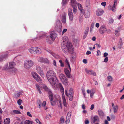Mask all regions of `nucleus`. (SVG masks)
<instances>
[{"label": "nucleus", "mask_w": 124, "mask_h": 124, "mask_svg": "<svg viewBox=\"0 0 124 124\" xmlns=\"http://www.w3.org/2000/svg\"><path fill=\"white\" fill-rule=\"evenodd\" d=\"M43 35L44 34H42V35L41 36H40L39 37H37L34 40L36 41H38L39 40L42 38L43 36Z\"/></svg>", "instance_id": "nucleus-39"}, {"label": "nucleus", "mask_w": 124, "mask_h": 124, "mask_svg": "<svg viewBox=\"0 0 124 124\" xmlns=\"http://www.w3.org/2000/svg\"><path fill=\"white\" fill-rule=\"evenodd\" d=\"M96 15L97 16H100L103 13V10L100 9H98L96 11Z\"/></svg>", "instance_id": "nucleus-19"}, {"label": "nucleus", "mask_w": 124, "mask_h": 124, "mask_svg": "<svg viewBox=\"0 0 124 124\" xmlns=\"http://www.w3.org/2000/svg\"><path fill=\"white\" fill-rule=\"evenodd\" d=\"M94 105L93 104H92L91 106V107L90 108V109L91 110H93L94 108Z\"/></svg>", "instance_id": "nucleus-61"}, {"label": "nucleus", "mask_w": 124, "mask_h": 124, "mask_svg": "<svg viewBox=\"0 0 124 124\" xmlns=\"http://www.w3.org/2000/svg\"><path fill=\"white\" fill-rule=\"evenodd\" d=\"M44 59V58L42 57H39L38 59V61L40 62L43 63Z\"/></svg>", "instance_id": "nucleus-38"}, {"label": "nucleus", "mask_w": 124, "mask_h": 124, "mask_svg": "<svg viewBox=\"0 0 124 124\" xmlns=\"http://www.w3.org/2000/svg\"><path fill=\"white\" fill-rule=\"evenodd\" d=\"M10 122V120L9 118H7L5 120L4 123L5 124H9Z\"/></svg>", "instance_id": "nucleus-31"}, {"label": "nucleus", "mask_w": 124, "mask_h": 124, "mask_svg": "<svg viewBox=\"0 0 124 124\" xmlns=\"http://www.w3.org/2000/svg\"><path fill=\"white\" fill-rule=\"evenodd\" d=\"M123 42H119V44L118 45V47L119 49H121L123 48Z\"/></svg>", "instance_id": "nucleus-37"}, {"label": "nucleus", "mask_w": 124, "mask_h": 124, "mask_svg": "<svg viewBox=\"0 0 124 124\" xmlns=\"http://www.w3.org/2000/svg\"><path fill=\"white\" fill-rule=\"evenodd\" d=\"M85 11L86 12H90V5H88L86 6L85 8Z\"/></svg>", "instance_id": "nucleus-26"}, {"label": "nucleus", "mask_w": 124, "mask_h": 124, "mask_svg": "<svg viewBox=\"0 0 124 124\" xmlns=\"http://www.w3.org/2000/svg\"><path fill=\"white\" fill-rule=\"evenodd\" d=\"M35 47H31L28 49V51L30 53L33 54H35Z\"/></svg>", "instance_id": "nucleus-25"}, {"label": "nucleus", "mask_w": 124, "mask_h": 124, "mask_svg": "<svg viewBox=\"0 0 124 124\" xmlns=\"http://www.w3.org/2000/svg\"><path fill=\"white\" fill-rule=\"evenodd\" d=\"M108 57H105V58L104 59V62H106L108 61Z\"/></svg>", "instance_id": "nucleus-57"}, {"label": "nucleus", "mask_w": 124, "mask_h": 124, "mask_svg": "<svg viewBox=\"0 0 124 124\" xmlns=\"http://www.w3.org/2000/svg\"><path fill=\"white\" fill-rule=\"evenodd\" d=\"M31 74L33 77L35 79L38 77V76H39L38 74L36 72H31Z\"/></svg>", "instance_id": "nucleus-29"}, {"label": "nucleus", "mask_w": 124, "mask_h": 124, "mask_svg": "<svg viewBox=\"0 0 124 124\" xmlns=\"http://www.w3.org/2000/svg\"><path fill=\"white\" fill-rule=\"evenodd\" d=\"M114 22V20L113 18H110L109 19V24H112Z\"/></svg>", "instance_id": "nucleus-47"}, {"label": "nucleus", "mask_w": 124, "mask_h": 124, "mask_svg": "<svg viewBox=\"0 0 124 124\" xmlns=\"http://www.w3.org/2000/svg\"><path fill=\"white\" fill-rule=\"evenodd\" d=\"M101 54V52L99 50H98L97 52V56H99Z\"/></svg>", "instance_id": "nucleus-60"}, {"label": "nucleus", "mask_w": 124, "mask_h": 124, "mask_svg": "<svg viewBox=\"0 0 124 124\" xmlns=\"http://www.w3.org/2000/svg\"><path fill=\"white\" fill-rule=\"evenodd\" d=\"M17 71V70L16 69L14 68L9 69V71L11 73L14 74H15L16 73Z\"/></svg>", "instance_id": "nucleus-21"}, {"label": "nucleus", "mask_w": 124, "mask_h": 124, "mask_svg": "<svg viewBox=\"0 0 124 124\" xmlns=\"http://www.w3.org/2000/svg\"><path fill=\"white\" fill-rule=\"evenodd\" d=\"M53 65L55 67L57 66L56 62V61L55 60H53Z\"/></svg>", "instance_id": "nucleus-54"}, {"label": "nucleus", "mask_w": 124, "mask_h": 124, "mask_svg": "<svg viewBox=\"0 0 124 124\" xmlns=\"http://www.w3.org/2000/svg\"><path fill=\"white\" fill-rule=\"evenodd\" d=\"M95 24V22H92L91 24V26L90 27L93 28H94Z\"/></svg>", "instance_id": "nucleus-56"}, {"label": "nucleus", "mask_w": 124, "mask_h": 124, "mask_svg": "<svg viewBox=\"0 0 124 124\" xmlns=\"http://www.w3.org/2000/svg\"><path fill=\"white\" fill-rule=\"evenodd\" d=\"M85 70L87 74L94 76H96V73L92 70H87L86 68L85 69Z\"/></svg>", "instance_id": "nucleus-13"}, {"label": "nucleus", "mask_w": 124, "mask_h": 124, "mask_svg": "<svg viewBox=\"0 0 124 124\" xmlns=\"http://www.w3.org/2000/svg\"><path fill=\"white\" fill-rule=\"evenodd\" d=\"M56 36V34L54 31H53L50 33V35L46 38V41L48 43L51 44L55 40Z\"/></svg>", "instance_id": "nucleus-4"}, {"label": "nucleus", "mask_w": 124, "mask_h": 124, "mask_svg": "<svg viewBox=\"0 0 124 124\" xmlns=\"http://www.w3.org/2000/svg\"><path fill=\"white\" fill-rule=\"evenodd\" d=\"M73 8V12L74 13H75L76 12V10L77 9V7H72Z\"/></svg>", "instance_id": "nucleus-53"}, {"label": "nucleus", "mask_w": 124, "mask_h": 124, "mask_svg": "<svg viewBox=\"0 0 124 124\" xmlns=\"http://www.w3.org/2000/svg\"><path fill=\"white\" fill-rule=\"evenodd\" d=\"M36 69L37 72L40 75L41 77L44 78V73L40 66L38 65H36Z\"/></svg>", "instance_id": "nucleus-9"}, {"label": "nucleus", "mask_w": 124, "mask_h": 124, "mask_svg": "<svg viewBox=\"0 0 124 124\" xmlns=\"http://www.w3.org/2000/svg\"><path fill=\"white\" fill-rule=\"evenodd\" d=\"M114 113H116L118 109V107L117 105H116L113 108Z\"/></svg>", "instance_id": "nucleus-32"}, {"label": "nucleus", "mask_w": 124, "mask_h": 124, "mask_svg": "<svg viewBox=\"0 0 124 124\" xmlns=\"http://www.w3.org/2000/svg\"><path fill=\"white\" fill-rule=\"evenodd\" d=\"M58 25H59V26H58V31L59 32H60L61 31V29L60 27V21H58Z\"/></svg>", "instance_id": "nucleus-44"}, {"label": "nucleus", "mask_w": 124, "mask_h": 124, "mask_svg": "<svg viewBox=\"0 0 124 124\" xmlns=\"http://www.w3.org/2000/svg\"><path fill=\"white\" fill-rule=\"evenodd\" d=\"M62 22L64 23H65L66 22V15L65 14H64L62 16Z\"/></svg>", "instance_id": "nucleus-23"}, {"label": "nucleus", "mask_w": 124, "mask_h": 124, "mask_svg": "<svg viewBox=\"0 0 124 124\" xmlns=\"http://www.w3.org/2000/svg\"><path fill=\"white\" fill-rule=\"evenodd\" d=\"M71 115V112H69L68 113L66 118V124H69Z\"/></svg>", "instance_id": "nucleus-15"}, {"label": "nucleus", "mask_w": 124, "mask_h": 124, "mask_svg": "<svg viewBox=\"0 0 124 124\" xmlns=\"http://www.w3.org/2000/svg\"><path fill=\"white\" fill-rule=\"evenodd\" d=\"M89 28H86V30H85V38L86 37V36L87 35L88 33V32L89 31Z\"/></svg>", "instance_id": "nucleus-48"}, {"label": "nucleus", "mask_w": 124, "mask_h": 124, "mask_svg": "<svg viewBox=\"0 0 124 124\" xmlns=\"http://www.w3.org/2000/svg\"><path fill=\"white\" fill-rule=\"evenodd\" d=\"M33 122L29 120H26L24 122V124H32Z\"/></svg>", "instance_id": "nucleus-40"}, {"label": "nucleus", "mask_w": 124, "mask_h": 124, "mask_svg": "<svg viewBox=\"0 0 124 124\" xmlns=\"http://www.w3.org/2000/svg\"><path fill=\"white\" fill-rule=\"evenodd\" d=\"M108 80L110 82H111L113 80V79L112 77L110 76H108L107 77Z\"/></svg>", "instance_id": "nucleus-35"}, {"label": "nucleus", "mask_w": 124, "mask_h": 124, "mask_svg": "<svg viewBox=\"0 0 124 124\" xmlns=\"http://www.w3.org/2000/svg\"><path fill=\"white\" fill-rule=\"evenodd\" d=\"M90 12H85V17L86 18H88L90 16Z\"/></svg>", "instance_id": "nucleus-36"}, {"label": "nucleus", "mask_w": 124, "mask_h": 124, "mask_svg": "<svg viewBox=\"0 0 124 124\" xmlns=\"http://www.w3.org/2000/svg\"><path fill=\"white\" fill-rule=\"evenodd\" d=\"M65 93L67 96H68L69 100L70 101H72L73 97V93L72 89V88H70V89L68 92V94L67 91L66 90H65Z\"/></svg>", "instance_id": "nucleus-8"}, {"label": "nucleus", "mask_w": 124, "mask_h": 124, "mask_svg": "<svg viewBox=\"0 0 124 124\" xmlns=\"http://www.w3.org/2000/svg\"><path fill=\"white\" fill-rule=\"evenodd\" d=\"M119 30H116L115 31V35L118 36L119 35Z\"/></svg>", "instance_id": "nucleus-42"}, {"label": "nucleus", "mask_w": 124, "mask_h": 124, "mask_svg": "<svg viewBox=\"0 0 124 124\" xmlns=\"http://www.w3.org/2000/svg\"><path fill=\"white\" fill-rule=\"evenodd\" d=\"M69 68L70 70H69L68 69L66 68L65 69L64 71L67 78H70L71 77V76L70 74V72L71 71V69L70 67V68Z\"/></svg>", "instance_id": "nucleus-12"}, {"label": "nucleus", "mask_w": 124, "mask_h": 124, "mask_svg": "<svg viewBox=\"0 0 124 124\" xmlns=\"http://www.w3.org/2000/svg\"><path fill=\"white\" fill-rule=\"evenodd\" d=\"M42 87L46 91L48 92V93L49 95V97L50 100L51 101V103L52 105H53L52 104V101L53 100L56 101H58L59 102V105H58L59 107L61 109H62V107L61 104V101L60 100V96L57 95H55L54 96L53 94L49 89L47 86L46 85L44 84H42Z\"/></svg>", "instance_id": "nucleus-1"}, {"label": "nucleus", "mask_w": 124, "mask_h": 124, "mask_svg": "<svg viewBox=\"0 0 124 124\" xmlns=\"http://www.w3.org/2000/svg\"><path fill=\"white\" fill-rule=\"evenodd\" d=\"M48 52L50 54H51L55 58H57L56 57V54L53 53V52H52L51 51H50V52Z\"/></svg>", "instance_id": "nucleus-51"}, {"label": "nucleus", "mask_w": 124, "mask_h": 124, "mask_svg": "<svg viewBox=\"0 0 124 124\" xmlns=\"http://www.w3.org/2000/svg\"><path fill=\"white\" fill-rule=\"evenodd\" d=\"M98 113L100 117H102L105 116L104 113L101 109L98 110Z\"/></svg>", "instance_id": "nucleus-20"}, {"label": "nucleus", "mask_w": 124, "mask_h": 124, "mask_svg": "<svg viewBox=\"0 0 124 124\" xmlns=\"http://www.w3.org/2000/svg\"><path fill=\"white\" fill-rule=\"evenodd\" d=\"M83 62L85 64H86L87 63V61L86 59H84L83 60Z\"/></svg>", "instance_id": "nucleus-63"}, {"label": "nucleus", "mask_w": 124, "mask_h": 124, "mask_svg": "<svg viewBox=\"0 0 124 124\" xmlns=\"http://www.w3.org/2000/svg\"><path fill=\"white\" fill-rule=\"evenodd\" d=\"M62 48L63 51L65 53L68 51L72 50L73 49L71 43L68 42L67 40H62L61 43Z\"/></svg>", "instance_id": "nucleus-3"}, {"label": "nucleus", "mask_w": 124, "mask_h": 124, "mask_svg": "<svg viewBox=\"0 0 124 124\" xmlns=\"http://www.w3.org/2000/svg\"><path fill=\"white\" fill-rule=\"evenodd\" d=\"M68 15L69 19L70 21H72L73 19V15L72 10L71 9L69 8L68 10Z\"/></svg>", "instance_id": "nucleus-11"}, {"label": "nucleus", "mask_w": 124, "mask_h": 124, "mask_svg": "<svg viewBox=\"0 0 124 124\" xmlns=\"http://www.w3.org/2000/svg\"><path fill=\"white\" fill-rule=\"evenodd\" d=\"M95 93H94V92H90V93H90V97L91 98H92L93 97Z\"/></svg>", "instance_id": "nucleus-55"}, {"label": "nucleus", "mask_w": 124, "mask_h": 124, "mask_svg": "<svg viewBox=\"0 0 124 124\" xmlns=\"http://www.w3.org/2000/svg\"><path fill=\"white\" fill-rule=\"evenodd\" d=\"M91 120L94 123H95L96 121L99 122V119L98 116L95 115L94 116L93 118H91Z\"/></svg>", "instance_id": "nucleus-18"}, {"label": "nucleus", "mask_w": 124, "mask_h": 124, "mask_svg": "<svg viewBox=\"0 0 124 124\" xmlns=\"http://www.w3.org/2000/svg\"><path fill=\"white\" fill-rule=\"evenodd\" d=\"M77 5L78 6V8L81 12L80 15L81 16H82L84 14L85 11L83 9V8L81 4H80L79 3H78Z\"/></svg>", "instance_id": "nucleus-14"}, {"label": "nucleus", "mask_w": 124, "mask_h": 124, "mask_svg": "<svg viewBox=\"0 0 124 124\" xmlns=\"http://www.w3.org/2000/svg\"><path fill=\"white\" fill-rule=\"evenodd\" d=\"M71 5L72 7H76V5L77 4L76 0H71Z\"/></svg>", "instance_id": "nucleus-24"}, {"label": "nucleus", "mask_w": 124, "mask_h": 124, "mask_svg": "<svg viewBox=\"0 0 124 124\" xmlns=\"http://www.w3.org/2000/svg\"><path fill=\"white\" fill-rule=\"evenodd\" d=\"M35 79L39 83H41L42 82V81L41 78L39 76Z\"/></svg>", "instance_id": "nucleus-30"}, {"label": "nucleus", "mask_w": 124, "mask_h": 124, "mask_svg": "<svg viewBox=\"0 0 124 124\" xmlns=\"http://www.w3.org/2000/svg\"><path fill=\"white\" fill-rule=\"evenodd\" d=\"M34 65L33 62L31 60L27 59L24 62V67L27 70H29Z\"/></svg>", "instance_id": "nucleus-5"}, {"label": "nucleus", "mask_w": 124, "mask_h": 124, "mask_svg": "<svg viewBox=\"0 0 124 124\" xmlns=\"http://www.w3.org/2000/svg\"><path fill=\"white\" fill-rule=\"evenodd\" d=\"M17 103L19 105H21V103H22V101L20 99H19L17 101Z\"/></svg>", "instance_id": "nucleus-52"}, {"label": "nucleus", "mask_w": 124, "mask_h": 124, "mask_svg": "<svg viewBox=\"0 0 124 124\" xmlns=\"http://www.w3.org/2000/svg\"><path fill=\"white\" fill-rule=\"evenodd\" d=\"M11 113L13 115L14 114H21V113L19 110H13L11 112Z\"/></svg>", "instance_id": "nucleus-28"}, {"label": "nucleus", "mask_w": 124, "mask_h": 124, "mask_svg": "<svg viewBox=\"0 0 124 124\" xmlns=\"http://www.w3.org/2000/svg\"><path fill=\"white\" fill-rule=\"evenodd\" d=\"M117 4H114L112 7V10L113 12H115L116 10V6Z\"/></svg>", "instance_id": "nucleus-34"}, {"label": "nucleus", "mask_w": 124, "mask_h": 124, "mask_svg": "<svg viewBox=\"0 0 124 124\" xmlns=\"http://www.w3.org/2000/svg\"><path fill=\"white\" fill-rule=\"evenodd\" d=\"M42 84H36L35 85L36 89L39 92L40 94L41 93V90L42 87Z\"/></svg>", "instance_id": "nucleus-16"}, {"label": "nucleus", "mask_w": 124, "mask_h": 124, "mask_svg": "<svg viewBox=\"0 0 124 124\" xmlns=\"http://www.w3.org/2000/svg\"><path fill=\"white\" fill-rule=\"evenodd\" d=\"M69 0H63L62 2V5L63 6L65 5L67 2Z\"/></svg>", "instance_id": "nucleus-46"}, {"label": "nucleus", "mask_w": 124, "mask_h": 124, "mask_svg": "<svg viewBox=\"0 0 124 124\" xmlns=\"http://www.w3.org/2000/svg\"><path fill=\"white\" fill-rule=\"evenodd\" d=\"M86 5H90V1L89 0H87L86 2Z\"/></svg>", "instance_id": "nucleus-58"}, {"label": "nucleus", "mask_w": 124, "mask_h": 124, "mask_svg": "<svg viewBox=\"0 0 124 124\" xmlns=\"http://www.w3.org/2000/svg\"><path fill=\"white\" fill-rule=\"evenodd\" d=\"M59 77L60 80L65 85L67 84V80L64 74L62 73L59 74Z\"/></svg>", "instance_id": "nucleus-7"}, {"label": "nucleus", "mask_w": 124, "mask_h": 124, "mask_svg": "<svg viewBox=\"0 0 124 124\" xmlns=\"http://www.w3.org/2000/svg\"><path fill=\"white\" fill-rule=\"evenodd\" d=\"M108 53L106 52H105L103 56L104 57H107L106 56L108 55Z\"/></svg>", "instance_id": "nucleus-62"}, {"label": "nucleus", "mask_w": 124, "mask_h": 124, "mask_svg": "<svg viewBox=\"0 0 124 124\" xmlns=\"http://www.w3.org/2000/svg\"><path fill=\"white\" fill-rule=\"evenodd\" d=\"M3 70H8L9 71V66L8 65V64H6L3 68Z\"/></svg>", "instance_id": "nucleus-27"}, {"label": "nucleus", "mask_w": 124, "mask_h": 124, "mask_svg": "<svg viewBox=\"0 0 124 124\" xmlns=\"http://www.w3.org/2000/svg\"><path fill=\"white\" fill-rule=\"evenodd\" d=\"M107 31V32H108L111 31L110 30H107L106 28L104 26H101L100 29V32L101 34H103L106 32Z\"/></svg>", "instance_id": "nucleus-10"}, {"label": "nucleus", "mask_w": 124, "mask_h": 124, "mask_svg": "<svg viewBox=\"0 0 124 124\" xmlns=\"http://www.w3.org/2000/svg\"><path fill=\"white\" fill-rule=\"evenodd\" d=\"M89 121L88 120H86L85 121V124H88L89 123Z\"/></svg>", "instance_id": "nucleus-64"}, {"label": "nucleus", "mask_w": 124, "mask_h": 124, "mask_svg": "<svg viewBox=\"0 0 124 124\" xmlns=\"http://www.w3.org/2000/svg\"><path fill=\"white\" fill-rule=\"evenodd\" d=\"M35 54H39L41 53V49L35 46Z\"/></svg>", "instance_id": "nucleus-17"}, {"label": "nucleus", "mask_w": 124, "mask_h": 124, "mask_svg": "<svg viewBox=\"0 0 124 124\" xmlns=\"http://www.w3.org/2000/svg\"><path fill=\"white\" fill-rule=\"evenodd\" d=\"M65 62L68 65L69 68H70V66L68 60L67 59H66V60L65 61Z\"/></svg>", "instance_id": "nucleus-50"}, {"label": "nucleus", "mask_w": 124, "mask_h": 124, "mask_svg": "<svg viewBox=\"0 0 124 124\" xmlns=\"http://www.w3.org/2000/svg\"><path fill=\"white\" fill-rule=\"evenodd\" d=\"M90 92H94V93H95V91L94 89H92L91 90L89 89L87 90V92L89 94L90 93Z\"/></svg>", "instance_id": "nucleus-43"}, {"label": "nucleus", "mask_w": 124, "mask_h": 124, "mask_svg": "<svg viewBox=\"0 0 124 124\" xmlns=\"http://www.w3.org/2000/svg\"><path fill=\"white\" fill-rule=\"evenodd\" d=\"M27 115L29 116L32 117V116L30 114V112H27Z\"/></svg>", "instance_id": "nucleus-59"}, {"label": "nucleus", "mask_w": 124, "mask_h": 124, "mask_svg": "<svg viewBox=\"0 0 124 124\" xmlns=\"http://www.w3.org/2000/svg\"><path fill=\"white\" fill-rule=\"evenodd\" d=\"M21 94V93L20 92H18L17 93H16L15 94V98H17L19 97Z\"/></svg>", "instance_id": "nucleus-33"}, {"label": "nucleus", "mask_w": 124, "mask_h": 124, "mask_svg": "<svg viewBox=\"0 0 124 124\" xmlns=\"http://www.w3.org/2000/svg\"><path fill=\"white\" fill-rule=\"evenodd\" d=\"M59 62L60 64V66L61 67H63L64 66V63L62 62V61L61 60H59Z\"/></svg>", "instance_id": "nucleus-49"}, {"label": "nucleus", "mask_w": 124, "mask_h": 124, "mask_svg": "<svg viewBox=\"0 0 124 124\" xmlns=\"http://www.w3.org/2000/svg\"><path fill=\"white\" fill-rule=\"evenodd\" d=\"M43 63L48 64L49 63V61L47 58H44Z\"/></svg>", "instance_id": "nucleus-41"}, {"label": "nucleus", "mask_w": 124, "mask_h": 124, "mask_svg": "<svg viewBox=\"0 0 124 124\" xmlns=\"http://www.w3.org/2000/svg\"><path fill=\"white\" fill-rule=\"evenodd\" d=\"M58 85L60 87V91L63 94L62 99L63 101V104L65 107H67V106L66 98L65 96L63 95L64 93V89L62 86V85L61 83H59V84Z\"/></svg>", "instance_id": "nucleus-6"}, {"label": "nucleus", "mask_w": 124, "mask_h": 124, "mask_svg": "<svg viewBox=\"0 0 124 124\" xmlns=\"http://www.w3.org/2000/svg\"><path fill=\"white\" fill-rule=\"evenodd\" d=\"M16 65V63L13 62H9V69L14 68Z\"/></svg>", "instance_id": "nucleus-22"}, {"label": "nucleus", "mask_w": 124, "mask_h": 124, "mask_svg": "<svg viewBox=\"0 0 124 124\" xmlns=\"http://www.w3.org/2000/svg\"><path fill=\"white\" fill-rule=\"evenodd\" d=\"M47 78L53 88L55 87L57 80L56 73L53 71H48L46 73Z\"/></svg>", "instance_id": "nucleus-2"}, {"label": "nucleus", "mask_w": 124, "mask_h": 124, "mask_svg": "<svg viewBox=\"0 0 124 124\" xmlns=\"http://www.w3.org/2000/svg\"><path fill=\"white\" fill-rule=\"evenodd\" d=\"M60 123L63 124L65 120L64 117H61L60 118Z\"/></svg>", "instance_id": "nucleus-45"}]
</instances>
